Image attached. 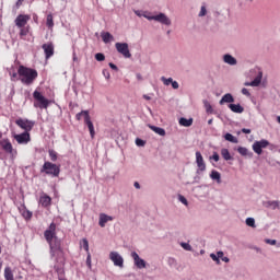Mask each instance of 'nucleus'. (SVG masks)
<instances>
[{"label": "nucleus", "mask_w": 280, "mask_h": 280, "mask_svg": "<svg viewBox=\"0 0 280 280\" xmlns=\"http://www.w3.org/2000/svg\"><path fill=\"white\" fill-rule=\"evenodd\" d=\"M203 104L206 113H208V115H213V107L211 106V103L209 101H205Z\"/></svg>", "instance_id": "473e14b6"}, {"label": "nucleus", "mask_w": 280, "mask_h": 280, "mask_svg": "<svg viewBox=\"0 0 280 280\" xmlns=\"http://www.w3.org/2000/svg\"><path fill=\"white\" fill-rule=\"evenodd\" d=\"M261 78H264V73L259 72L258 75L250 82V85L259 86V84H261Z\"/></svg>", "instance_id": "c756f323"}, {"label": "nucleus", "mask_w": 280, "mask_h": 280, "mask_svg": "<svg viewBox=\"0 0 280 280\" xmlns=\"http://www.w3.org/2000/svg\"><path fill=\"white\" fill-rule=\"evenodd\" d=\"M242 94L246 95V97H250V92H248V89H246V88L242 89Z\"/></svg>", "instance_id": "3c124183"}, {"label": "nucleus", "mask_w": 280, "mask_h": 280, "mask_svg": "<svg viewBox=\"0 0 280 280\" xmlns=\"http://www.w3.org/2000/svg\"><path fill=\"white\" fill-rule=\"evenodd\" d=\"M95 60H97V62H104V60H106V56H104L102 52H97L95 55Z\"/></svg>", "instance_id": "c9c22d12"}, {"label": "nucleus", "mask_w": 280, "mask_h": 280, "mask_svg": "<svg viewBox=\"0 0 280 280\" xmlns=\"http://www.w3.org/2000/svg\"><path fill=\"white\" fill-rule=\"evenodd\" d=\"M48 154H49V159H50V161H52V163H56V161H58V152H56V150H54V149L48 150Z\"/></svg>", "instance_id": "2f4dec72"}, {"label": "nucleus", "mask_w": 280, "mask_h": 280, "mask_svg": "<svg viewBox=\"0 0 280 280\" xmlns=\"http://www.w3.org/2000/svg\"><path fill=\"white\" fill-rule=\"evenodd\" d=\"M20 211L24 220H32L33 213L32 211L27 210L25 205L22 206V209H20Z\"/></svg>", "instance_id": "5701e85b"}, {"label": "nucleus", "mask_w": 280, "mask_h": 280, "mask_svg": "<svg viewBox=\"0 0 280 280\" xmlns=\"http://www.w3.org/2000/svg\"><path fill=\"white\" fill-rule=\"evenodd\" d=\"M19 80L25 86H32L38 78V71L33 68H27L25 66H19L18 68Z\"/></svg>", "instance_id": "7ed1b4c3"}, {"label": "nucleus", "mask_w": 280, "mask_h": 280, "mask_svg": "<svg viewBox=\"0 0 280 280\" xmlns=\"http://www.w3.org/2000/svg\"><path fill=\"white\" fill-rule=\"evenodd\" d=\"M44 237L49 245L50 256L56 258V261L65 259V250L62 249V241L56 234V223H50L48 229L44 232Z\"/></svg>", "instance_id": "f257e3e1"}, {"label": "nucleus", "mask_w": 280, "mask_h": 280, "mask_svg": "<svg viewBox=\"0 0 280 280\" xmlns=\"http://www.w3.org/2000/svg\"><path fill=\"white\" fill-rule=\"evenodd\" d=\"M221 260L224 261L225 264H229V261H230L229 257H224V256H223V258H221Z\"/></svg>", "instance_id": "680f3d73"}, {"label": "nucleus", "mask_w": 280, "mask_h": 280, "mask_svg": "<svg viewBox=\"0 0 280 280\" xmlns=\"http://www.w3.org/2000/svg\"><path fill=\"white\" fill-rule=\"evenodd\" d=\"M217 257H218L219 259H223V257H224V252H218V253H217Z\"/></svg>", "instance_id": "4d7b16f0"}, {"label": "nucleus", "mask_w": 280, "mask_h": 280, "mask_svg": "<svg viewBox=\"0 0 280 280\" xmlns=\"http://www.w3.org/2000/svg\"><path fill=\"white\" fill-rule=\"evenodd\" d=\"M16 126L25 130L24 132H31V130L36 126V121L30 119L19 118L15 120Z\"/></svg>", "instance_id": "6e6552de"}, {"label": "nucleus", "mask_w": 280, "mask_h": 280, "mask_svg": "<svg viewBox=\"0 0 280 280\" xmlns=\"http://www.w3.org/2000/svg\"><path fill=\"white\" fill-rule=\"evenodd\" d=\"M221 156L224 159V161H232L233 156H231V152H229V149H222L221 150Z\"/></svg>", "instance_id": "7c9ffc66"}, {"label": "nucleus", "mask_w": 280, "mask_h": 280, "mask_svg": "<svg viewBox=\"0 0 280 280\" xmlns=\"http://www.w3.org/2000/svg\"><path fill=\"white\" fill-rule=\"evenodd\" d=\"M34 97V108H40V110H46V108H49V105L51 104V101L47 100L43 93H40L38 90H35L33 92Z\"/></svg>", "instance_id": "39448f33"}, {"label": "nucleus", "mask_w": 280, "mask_h": 280, "mask_svg": "<svg viewBox=\"0 0 280 280\" xmlns=\"http://www.w3.org/2000/svg\"><path fill=\"white\" fill-rule=\"evenodd\" d=\"M196 164H197V174H200V172L207 171V164L205 163V158H202V153L200 151L196 152Z\"/></svg>", "instance_id": "9b49d317"}, {"label": "nucleus", "mask_w": 280, "mask_h": 280, "mask_svg": "<svg viewBox=\"0 0 280 280\" xmlns=\"http://www.w3.org/2000/svg\"><path fill=\"white\" fill-rule=\"evenodd\" d=\"M233 102H235V98L233 97V94L228 93V94L222 96L219 104L222 106L223 104H233Z\"/></svg>", "instance_id": "6ab92c4d"}, {"label": "nucleus", "mask_w": 280, "mask_h": 280, "mask_svg": "<svg viewBox=\"0 0 280 280\" xmlns=\"http://www.w3.org/2000/svg\"><path fill=\"white\" fill-rule=\"evenodd\" d=\"M194 124V118H185V117H182L179 119V126H184V128H189V126H192Z\"/></svg>", "instance_id": "393cba45"}, {"label": "nucleus", "mask_w": 280, "mask_h": 280, "mask_svg": "<svg viewBox=\"0 0 280 280\" xmlns=\"http://www.w3.org/2000/svg\"><path fill=\"white\" fill-rule=\"evenodd\" d=\"M113 220H115V218H113L106 213H101L98 217V225L101 226V229H104V226H106V223L113 222Z\"/></svg>", "instance_id": "a211bd4d"}, {"label": "nucleus", "mask_w": 280, "mask_h": 280, "mask_svg": "<svg viewBox=\"0 0 280 280\" xmlns=\"http://www.w3.org/2000/svg\"><path fill=\"white\" fill-rule=\"evenodd\" d=\"M82 244H83L84 250L89 254V253H90V252H89V240L83 238V240H82Z\"/></svg>", "instance_id": "79ce46f5"}, {"label": "nucleus", "mask_w": 280, "mask_h": 280, "mask_svg": "<svg viewBox=\"0 0 280 280\" xmlns=\"http://www.w3.org/2000/svg\"><path fill=\"white\" fill-rule=\"evenodd\" d=\"M171 85H172V88L173 89H178L180 85L178 84V81H173L172 83H171Z\"/></svg>", "instance_id": "864d4df0"}, {"label": "nucleus", "mask_w": 280, "mask_h": 280, "mask_svg": "<svg viewBox=\"0 0 280 280\" xmlns=\"http://www.w3.org/2000/svg\"><path fill=\"white\" fill-rule=\"evenodd\" d=\"M271 206L273 207V209H279V201H272Z\"/></svg>", "instance_id": "6e6d98bb"}, {"label": "nucleus", "mask_w": 280, "mask_h": 280, "mask_svg": "<svg viewBox=\"0 0 280 280\" xmlns=\"http://www.w3.org/2000/svg\"><path fill=\"white\" fill-rule=\"evenodd\" d=\"M40 174L51 176V178H58V176H60V164H55L47 161L43 164L40 168Z\"/></svg>", "instance_id": "20e7f679"}, {"label": "nucleus", "mask_w": 280, "mask_h": 280, "mask_svg": "<svg viewBox=\"0 0 280 280\" xmlns=\"http://www.w3.org/2000/svg\"><path fill=\"white\" fill-rule=\"evenodd\" d=\"M85 264H86L89 270H92L93 265H92V262H91V253H88V257H86Z\"/></svg>", "instance_id": "58836bf2"}, {"label": "nucleus", "mask_w": 280, "mask_h": 280, "mask_svg": "<svg viewBox=\"0 0 280 280\" xmlns=\"http://www.w3.org/2000/svg\"><path fill=\"white\" fill-rule=\"evenodd\" d=\"M4 279L5 280H14V273L12 272V268H10V267L4 268Z\"/></svg>", "instance_id": "bb28decb"}, {"label": "nucleus", "mask_w": 280, "mask_h": 280, "mask_svg": "<svg viewBox=\"0 0 280 280\" xmlns=\"http://www.w3.org/2000/svg\"><path fill=\"white\" fill-rule=\"evenodd\" d=\"M14 139L20 145H25L27 144L28 141L32 140L30 137V132H25V131L23 133L15 135Z\"/></svg>", "instance_id": "4468645a"}, {"label": "nucleus", "mask_w": 280, "mask_h": 280, "mask_svg": "<svg viewBox=\"0 0 280 280\" xmlns=\"http://www.w3.org/2000/svg\"><path fill=\"white\" fill-rule=\"evenodd\" d=\"M103 75L106 78V80H110V72L107 69L103 70Z\"/></svg>", "instance_id": "8fccbe9b"}, {"label": "nucleus", "mask_w": 280, "mask_h": 280, "mask_svg": "<svg viewBox=\"0 0 280 280\" xmlns=\"http://www.w3.org/2000/svg\"><path fill=\"white\" fill-rule=\"evenodd\" d=\"M161 82H163L164 86H170V84H172V82H174V79L172 78H165V77H161Z\"/></svg>", "instance_id": "f704fd0d"}, {"label": "nucleus", "mask_w": 280, "mask_h": 280, "mask_svg": "<svg viewBox=\"0 0 280 280\" xmlns=\"http://www.w3.org/2000/svg\"><path fill=\"white\" fill-rule=\"evenodd\" d=\"M136 145H138V148H143L145 145V140H142L141 138H137Z\"/></svg>", "instance_id": "4c0bfd02"}, {"label": "nucleus", "mask_w": 280, "mask_h": 280, "mask_svg": "<svg viewBox=\"0 0 280 280\" xmlns=\"http://www.w3.org/2000/svg\"><path fill=\"white\" fill-rule=\"evenodd\" d=\"M109 67L110 69H113L114 71H118L119 68H117V66L113 62H109Z\"/></svg>", "instance_id": "5fc2aeb1"}, {"label": "nucleus", "mask_w": 280, "mask_h": 280, "mask_svg": "<svg viewBox=\"0 0 280 280\" xmlns=\"http://www.w3.org/2000/svg\"><path fill=\"white\" fill-rule=\"evenodd\" d=\"M101 38H102L103 43H106V44L115 40V37L109 32L101 33Z\"/></svg>", "instance_id": "4be33fe9"}, {"label": "nucleus", "mask_w": 280, "mask_h": 280, "mask_svg": "<svg viewBox=\"0 0 280 280\" xmlns=\"http://www.w3.org/2000/svg\"><path fill=\"white\" fill-rule=\"evenodd\" d=\"M33 21H34V23H38V15L37 14L33 15Z\"/></svg>", "instance_id": "052dcab7"}, {"label": "nucleus", "mask_w": 280, "mask_h": 280, "mask_svg": "<svg viewBox=\"0 0 280 280\" xmlns=\"http://www.w3.org/2000/svg\"><path fill=\"white\" fill-rule=\"evenodd\" d=\"M178 200L179 202H182V205H185L187 207V205H189V202L187 201V198H185V196L179 195L178 196Z\"/></svg>", "instance_id": "a19ab883"}, {"label": "nucleus", "mask_w": 280, "mask_h": 280, "mask_svg": "<svg viewBox=\"0 0 280 280\" xmlns=\"http://www.w3.org/2000/svg\"><path fill=\"white\" fill-rule=\"evenodd\" d=\"M182 248H184V250H192V247L189 243H180Z\"/></svg>", "instance_id": "37998d69"}, {"label": "nucleus", "mask_w": 280, "mask_h": 280, "mask_svg": "<svg viewBox=\"0 0 280 280\" xmlns=\"http://www.w3.org/2000/svg\"><path fill=\"white\" fill-rule=\"evenodd\" d=\"M266 244H269L270 246H275L277 245V240H270V238H266L265 240Z\"/></svg>", "instance_id": "49530a36"}, {"label": "nucleus", "mask_w": 280, "mask_h": 280, "mask_svg": "<svg viewBox=\"0 0 280 280\" xmlns=\"http://www.w3.org/2000/svg\"><path fill=\"white\" fill-rule=\"evenodd\" d=\"M143 100L150 101V100H152V97L148 96V94H144Z\"/></svg>", "instance_id": "e2e57ef3"}, {"label": "nucleus", "mask_w": 280, "mask_h": 280, "mask_svg": "<svg viewBox=\"0 0 280 280\" xmlns=\"http://www.w3.org/2000/svg\"><path fill=\"white\" fill-rule=\"evenodd\" d=\"M223 61L225 65H230L231 67H235V65H237V59L230 54L223 56Z\"/></svg>", "instance_id": "aec40b11"}, {"label": "nucleus", "mask_w": 280, "mask_h": 280, "mask_svg": "<svg viewBox=\"0 0 280 280\" xmlns=\"http://www.w3.org/2000/svg\"><path fill=\"white\" fill-rule=\"evenodd\" d=\"M84 113H89V110H81L75 115L77 121H80L82 119V116L84 117Z\"/></svg>", "instance_id": "c03bdc74"}, {"label": "nucleus", "mask_w": 280, "mask_h": 280, "mask_svg": "<svg viewBox=\"0 0 280 280\" xmlns=\"http://www.w3.org/2000/svg\"><path fill=\"white\" fill-rule=\"evenodd\" d=\"M237 152L242 156H249V159H252L253 156V152H249L248 149L245 147H238Z\"/></svg>", "instance_id": "a878e982"}, {"label": "nucleus", "mask_w": 280, "mask_h": 280, "mask_svg": "<svg viewBox=\"0 0 280 280\" xmlns=\"http://www.w3.org/2000/svg\"><path fill=\"white\" fill-rule=\"evenodd\" d=\"M277 121H278V124H280V116L277 117Z\"/></svg>", "instance_id": "774afa93"}, {"label": "nucleus", "mask_w": 280, "mask_h": 280, "mask_svg": "<svg viewBox=\"0 0 280 280\" xmlns=\"http://www.w3.org/2000/svg\"><path fill=\"white\" fill-rule=\"evenodd\" d=\"M116 51L121 54L124 58H132V54H130V48L128 47V43H116L115 44Z\"/></svg>", "instance_id": "9d476101"}, {"label": "nucleus", "mask_w": 280, "mask_h": 280, "mask_svg": "<svg viewBox=\"0 0 280 280\" xmlns=\"http://www.w3.org/2000/svg\"><path fill=\"white\" fill-rule=\"evenodd\" d=\"M23 1H25V0H18L16 1V3H15L16 10H19V8H21L23 5Z\"/></svg>", "instance_id": "603ef678"}, {"label": "nucleus", "mask_w": 280, "mask_h": 280, "mask_svg": "<svg viewBox=\"0 0 280 280\" xmlns=\"http://www.w3.org/2000/svg\"><path fill=\"white\" fill-rule=\"evenodd\" d=\"M84 113V124L88 126L90 130V135L92 139H95V127L93 126V121H91V115L89 112H83Z\"/></svg>", "instance_id": "ddd939ff"}, {"label": "nucleus", "mask_w": 280, "mask_h": 280, "mask_svg": "<svg viewBox=\"0 0 280 280\" xmlns=\"http://www.w3.org/2000/svg\"><path fill=\"white\" fill-rule=\"evenodd\" d=\"M46 25H47L48 30H54V15L51 13H49L46 16Z\"/></svg>", "instance_id": "c85d7f7f"}, {"label": "nucleus", "mask_w": 280, "mask_h": 280, "mask_svg": "<svg viewBox=\"0 0 280 280\" xmlns=\"http://www.w3.org/2000/svg\"><path fill=\"white\" fill-rule=\"evenodd\" d=\"M135 14H137V16H141V13L139 11H135Z\"/></svg>", "instance_id": "338daca9"}, {"label": "nucleus", "mask_w": 280, "mask_h": 280, "mask_svg": "<svg viewBox=\"0 0 280 280\" xmlns=\"http://www.w3.org/2000/svg\"><path fill=\"white\" fill-rule=\"evenodd\" d=\"M142 16L147 19L148 21H156L158 23H161L162 25H172V20H170L165 13H159L158 15H150V13H143Z\"/></svg>", "instance_id": "0eeeda50"}, {"label": "nucleus", "mask_w": 280, "mask_h": 280, "mask_svg": "<svg viewBox=\"0 0 280 280\" xmlns=\"http://www.w3.org/2000/svg\"><path fill=\"white\" fill-rule=\"evenodd\" d=\"M210 159H212V161L218 163V161H220V154H218V152H214Z\"/></svg>", "instance_id": "de8ad7c7"}, {"label": "nucleus", "mask_w": 280, "mask_h": 280, "mask_svg": "<svg viewBox=\"0 0 280 280\" xmlns=\"http://www.w3.org/2000/svg\"><path fill=\"white\" fill-rule=\"evenodd\" d=\"M109 259L113 261L114 266H118V268H124V257L119 255L117 252L109 253Z\"/></svg>", "instance_id": "f8f14e48"}, {"label": "nucleus", "mask_w": 280, "mask_h": 280, "mask_svg": "<svg viewBox=\"0 0 280 280\" xmlns=\"http://www.w3.org/2000/svg\"><path fill=\"white\" fill-rule=\"evenodd\" d=\"M228 107L230 108V110H232V113H244V108L240 104H229Z\"/></svg>", "instance_id": "b1692460"}, {"label": "nucleus", "mask_w": 280, "mask_h": 280, "mask_svg": "<svg viewBox=\"0 0 280 280\" xmlns=\"http://www.w3.org/2000/svg\"><path fill=\"white\" fill-rule=\"evenodd\" d=\"M245 223L247 226H252V229H255V219L254 218H247Z\"/></svg>", "instance_id": "e433bc0d"}, {"label": "nucleus", "mask_w": 280, "mask_h": 280, "mask_svg": "<svg viewBox=\"0 0 280 280\" xmlns=\"http://www.w3.org/2000/svg\"><path fill=\"white\" fill-rule=\"evenodd\" d=\"M133 187H135L136 189H141V184H139V182H135V183H133Z\"/></svg>", "instance_id": "13d9d810"}, {"label": "nucleus", "mask_w": 280, "mask_h": 280, "mask_svg": "<svg viewBox=\"0 0 280 280\" xmlns=\"http://www.w3.org/2000/svg\"><path fill=\"white\" fill-rule=\"evenodd\" d=\"M39 205L44 209H48V207H51V198L49 197V195L42 192L39 196Z\"/></svg>", "instance_id": "dca6fc26"}, {"label": "nucleus", "mask_w": 280, "mask_h": 280, "mask_svg": "<svg viewBox=\"0 0 280 280\" xmlns=\"http://www.w3.org/2000/svg\"><path fill=\"white\" fill-rule=\"evenodd\" d=\"M198 16H200V18L207 16V7L205 4L201 5V9H200V12H199Z\"/></svg>", "instance_id": "ea45409f"}, {"label": "nucleus", "mask_w": 280, "mask_h": 280, "mask_svg": "<svg viewBox=\"0 0 280 280\" xmlns=\"http://www.w3.org/2000/svg\"><path fill=\"white\" fill-rule=\"evenodd\" d=\"M149 128L153 130V132H155L156 135H160V137H165V129L152 125L149 126Z\"/></svg>", "instance_id": "cd10ccee"}, {"label": "nucleus", "mask_w": 280, "mask_h": 280, "mask_svg": "<svg viewBox=\"0 0 280 280\" xmlns=\"http://www.w3.org/2000/svg\"><path fill=\"white\" fill-rule=\"evenodd\" d=\"M210 178L211 180H215V183H218V185H220L222 183V175L220 174V172L212 170L210 173Z\"/></svg>", "instance_id": "412c9836"}, {"label": "nucleus", "mask_w": 280, "mask_h": 280, "mask_svg": "<svg viewBox=\"0 0 280 280\" xmlns=\"http://www.w3.org/2000/svg\"><path fill=\"white\" fill-rule=\"evenodd\" d=\"M210 258L212 261H215V264L220 265V259L218 258V254H210Z\"/></svg>", "instance_id": "a18cd8bd"}, {"label": "nucleus", "mask_w": 280, "mask_h": 280, "mask_svg": "<svg viewBox=\"0 0 280 280\" xmlns=\"http://www.w3.org/2000/svg\"><path fill=\"white\" fill-rule=\"evenodd\" d=\"M9 75L11 77V80H16L19 78V72L18 73L16 71L9 72Z\"/></svg>", "instance_id": "09e8293b"}, {"label": "nucleus", "mask_w": 280, "mask_h": 280, "mask_svg": "<svg viewBox=\"0 0 280 280\" xmlns=\"http://www.w3.org/2000/svg\"><path fill=\"white\" fill-rule=\"evenodd\" d=\"M3 138V132L0 131V139ZM0 148L7 153L10 154L11 159H16L19 152L14 147H12V142L9 139L0 140Z\"/></svg>", "instance_id": "423d86ee"}, {"label": "nucleus", "mask_w": 280, "mask_h": 280, "mask_svg": "<svg viewBox=\"0 0 280 280\" xmlns=\"http://www.w3.org/2000/svg\"><path fill=\"white\" fill-rule=\"evenodd\" d=\"M224 139L225 141H230V143H237V138L231 133H225Z\"/></svg>", "instance_id": "72a5a7b5"}, {"label": "nucleus", "mask_w": 280, "mask_h": 280, "mask_svg": "<svg viewBox=\"0 0 280 280\" xmlns=\"http://www.w3.org/2000/svg\"><path fill=\"white\" fill-rule=\"evenodd\" d=\"M42 49H44L46 60L54 56V43L43 44Z\"/></svg>", "instance_id": "f3484780"}, {"label": "nucleus", "mask_w": 280, "mask_h": 280, "mask_svg": "<svg viewBox=\"0 0 280 280\" xmlns=\"http://www.w3.org/2000/svg\"><path fill=\"white\" fill-rule=\"evenodd\" d=\"M242 132H243L244 135H250V129L243 128V129H242Z\"/></svg>", "instance_id": "bf43d9fd"}, {"label": "nucleus", "mask_w": 280, "mask_h": 280, "mask_svg": "<svg viewBox=\"0 0 280 280\" xmlns=\"http://www.w3.org/2000/svg\"><path fill=\"white\" fill-rule=\"evenodd\" d=\"M270 145V142L266 139H261L260 141H255L252 145L253 151L255 154H258V156H261L264 153V149Z\"/></svg>", "instance_id": "1a4fd4ad"}, {"label": "nucleus", "mask_w": 280, "mask_h": 280, "mask_svg": "<svg viewBox=\"0 0 280 280\" xmlns=\"http://www.w3.org/2000/svg\"><path fill=\"white\" fill-rule=\"evenodd\" d=\"M31 20L32 15L30 14H19L14 20L21 40H26L27 34H32V26L27 24Z\"/></svg>", "instance_id": "f03ea898"}, {"label": "nucleus", "mask_w": 280, "mask_h": 280, "mask_svg": "<svg viewBox=\"0 0 280 280\" xmlns=\"http://www.w3.org/2000/svg\"><path fill=\"white\" fill-rule=\"evenodd\" d=\"M211 124H213V119L208 120V125L211 126Z\"/></svg>", "instance_id": "0e129e2a"}, {"label": "nucleus", "mask_w": 280, "mask_h": 280, "mask_svg": "<svg viewBox=\"0 0 280 280\" xmlns=\"http://www.w3.org/2000/svg\"><path fill=\"white\" fill-rule=\"evenodd\" d=\"M131 257L133 259L135 266H137L139 270H142V268H145L147 262L143 260V258L139 257V254H137V252H132Z\"/></svg>", "instance_id": "2eb2a0df"}, {"label": "nucleus", "mask_w": 280, "mask_h": 280, "mask_svg": "<svg viewBox=\"0 0 280 280\" xmlns=\"http://www.w3.org/2000/svg\"><path fill=\"white\" fill-rule=\"evenodd\" d=\"M245 86H253L250 82H245Z\"/></svg>", "instance_id": "69168bd1"}]
</instances>
